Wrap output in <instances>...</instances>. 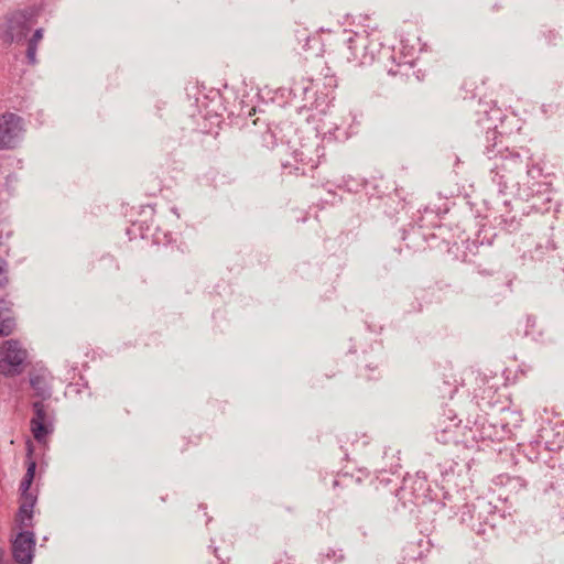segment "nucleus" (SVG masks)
I'll return each mask as SVG.
<instances>
[{
    "mask_svg": "<svg viewBox=\"0 0 564 564\" xmlns=\"http://www.w3.org/2000/svg\"><path fill=\"white\" fill-rule=\"evenodd\" d=\"M473 432L467 424H463L452 410L444 412L438 416L435 424L436 441L442 444H464L467 445L473 440Z\"/></svg>",
    "mask_w": 564,
    "mask_h": 564,
    "instance_id": "f257e3e1",
    "label": "nucleus"
},
{
    "mask_svg": "<svg viewBox=\"0 0 564 564\" xmlns=\"http://www.w3.org/2000/svg\"><path fill=\"white\" fill-rule=\"evenodd\" d=\"M26 358L28 350L19 340H4L0 345V373L6 377L20 375Z\"/></svg>",
    "mask_w": 564,
    "mask_h": 564,
    "instance_id": "f03ea898",
    "label": "nucleus"
},
{
    "mask_svg": "<svg viewBox=\"0 0 564 564\" xmlns=\"http://www.w3.org/2000/svg\"><path fill=\"white\" fill-rule=\"evenodd\" d=\"M380 44L373 45L367 34L355 33L347 40V61L359 65L371 63L379 51Z\"/></svg>",
    "mask_w": 564,
    "mask_h": 564,
    "instance_id": "7ed1b4c3",
    "label": "nucleus"
},
{
    "mask_svg": "<svg viewBox=\"0 0 564 564\" xmlns=\"http://www.w3.org/2000/svg\"><path fill=\"white\" fill-rule=\"evenodd\" d=\"M23 124L19 116L4 113L0 116V149H13L23 138Z\"/></svg>",
    "mask_w": 564,
    "mask_h": 564,
    "instance_id": "20e7f679",
    "label": "nucleus"
},
{
    "mask_svg": "<svg viewBox=\"0 0 564 564\" xmlns=\"http://www.w3.org/2000/svg\"><path fill=\"white\" fill-rule=\"evenodd\" d=\"M521 415L519 412L502 408L496 415V441L516 444L514 429L519 427Z\"/></svg>",
    "mask_w": 564,
    "mask_h": 564,
    "instance_id": "39448f33",
    "label": "nucleus"
},
{
    "mask_svg": "<svg viewBox=\"0 0 564 564\" xmlns=\"http://www.w3.org/2000/svg\"><path fill=\"white\" fill-rule=\"evenodd\" d=\"M33 25L34 20L31 14L22 11L14 12L8 19L6 36L10 42L20 43L26 39Z\"/></svg>",
    "mask_w": 564,
    "mask_h": 564,
    "instance_id": "423d86ee",
    "label": "nucleus"
},
{
    "mask_svg": "<svg viewBox=\"0 0 564 564\" xmlns=\"http://www.w3.org/2000/svg\"><path fill=\"white\" fill-rule=\"evenodd\" d=\"M35 547L34 534L29 531L20 532L13 541L14 560L20 564H29L33 558Z\"/></svg>",
    "mask_w": 564,
    "mask_h": 564,
    "instance_id": "0eeeda50",
    "label": "nucleus"
},
{
    "mask_svg": "<svg viewBox=\"0 0 564 564\" xmlns=\"http://www.w3.org/2000/svg\"><path fill=\"white\" fill-rule=\"evenodd\" d=\"M33 409L34 416L31 420V430L34 438L42 442L52 432V421L43 402H34Z\"/></svg>",
    "mask_w": 564,
    "mask_h": 564,
    "instance_id": "6e6552de",
    "label": "nucleus"
},
{
    "mask_svg": "<svg viewBox=\"0 0 564 564\" xmlns=\"http://www.w3.org/2000/svg\"><path fill=\"white\" fill-rule=\"evenodd\" d=\"M563 437L551 425L543 426L539 430L536 438L530 443V446L538 449L543 448L547 452H555L562 448Z\"/></svg>",
    "mask_w": 564,
    "mask_h": 564,
    "instance_id": "1a4fd4ad",
    "label": "nucleus"
},
{
    "mask_svg": "<svg viewBox=\"0 0 564 564\" xmlns=\"http://www.w3.org/2000/svg\"><path fill=\"white\" fill-rule=\"evenodd\" d=\"M514 444L506 443L503 447L496 448L497 459L496 463L502 465V468L508 470L517 465L516 456L513 453Z\"/></svg>",
    "mask_w": 564,
    "mask_h": 564,
    "instance_id": "9d476101",
    "label": "nucleus"
},
{
    "mask_svg": "<svg viewBox=\"0 0 564 564\" xmlns=\"http://www.w3.org/2000/svg\"><path fill=\"white\" fill-rule=\"evenodd\" d=\"M35 503V498L33 496H26L23 498L21 506L19 508L18 521L21 527H28L29 522L32 519L33 507Z\"/></svg>",
    "mask_w": 564,
    "mask_h": 564,
    "instance_id": "9b49d317",
    "label": "nucleus"
},
{
    "mask_svg": "<svg viewBox=\"0 0 564 564\" xmlns=\"http://www.w3.org/2000/svg\"><path fill=\"white\" fill-rule=\"evenodd\" d=\"M30 383L33 390L35 391L36 395L41 397L42 399H46L51 395V389L48 387L45 376H31Z\"/></svg>",
    "mask_w": 564,
    "mask_h": 564,
    "instance_id": "f8f14e48",
    "label": "nucleus"
},
{
    "mask_svg": "<svg viewBox=\"0 0 564 564\" xmlns=\"http://www.w3.org/2000/svg\"><path fill=\"white\" fill-rule=\"evenodd\" d=\"M42 39H43V29H37L34 31L33 35L28 41L26 58L31 65H34L36 63L37 45Z\"/></svg>",
    "mask_w": 564,
    "mask_h": 564,
    "instance_id": "ddd939ff",
    "label": "nucleus"
},
{
    "mask_svg": "<svg viewBox=\"0 0 564 564\" xmlns=\"http://www.w3.org/2000/svg\"><path fill=\"white\" fill-rule=\"evenodd\" d=\"M496 478L499 480V482L496 481V486L500 485L501 487L509 486L510 490L509 492H518L523 487V481L520 477L517 476H509L508 473H499Z\"/></svg>",
    "mask_w": 564,
    "mask_h": 564,
    "instance_id": "4468645a",
    "label": "nucleus"
},
{
    "mask_svg": "<svg viewBox=\"0 0 564 564\" xmlns=\"http://www.w3.org/2000/svg\"><path fill=\"white\" fill-rule=\"evenodd\" d=\"M545 476L550 478V488L558 489L564 487V471L561 466H551Z\"/></svg>",
    "mask_w": 564,
    "mask_h": 564,
    "instance_id": "2eb2a0df",
    "label": "nucleus"
},
{
    "mask_svg": "<svg viewBox=\"0 0 564 564\" xmlns=\"http://www.w3.org/2000/svg\"><path fill=\"white\" fill-rule=\"evenodd\" d=\"M524 333L527 336H530L533 339H536L539 336H542L543 332L541 328L538 327V319L535 316H527Z\"/></svg>",
    "mask_w": 564,
    "mask_h": 564,
    "instance_id": "dca6fc26",
    "label": "nucleus"
},
{
    "mask_svg": "<svg viewBox=\"0 0 564 564\" xmlns=\"http://www.w3.org/2000/svg\"><path fill=\"white\" fill-rule=\"evenodd\" d=\"M545 42L550 45H556L560 39V34L556 30H546L543 32Z\"/></svg>",
    "mask_w": 564,
    "mask_h": 564,
    "instance_id": "f3484780",
    "label": "nucleus"
},
{
    "mask_svg": "<svg viewBox=\"0 0 564 564\" xmlns=\"http://www.w3.org/2000/svg\"><path fill=\"white\" fill-rule=\"evenodd\" d=\"M35 468H36L35 462H30L23 479L28 480L32 484L34 475H35Z\"/></svg>",
    "mask_w": 564,
    "mask_h": 564,
    "instance_id": "a211bd4d",
    "label": "nucleus"
},
{
    "mask_svg": "<svg viewBox=\"0 0 564 564\" xmlns=\"http://www.w3.org/2000/svg\"><path fill=\"white\" fill-rule=\"evenodd\" d=\"M35 468H36L35 462H30L23 479L28 480L32 484L34 475H35Z\"/></svg>",
    "mask_w": 564,
    "mask_h": 564,
    "instance_id": "6ab92c4d",
    "label": "nucleus"
},
{
    "mask_svg": "<svg viewBox=\"0 0 564 564\" xmlns=\"http://www.w3.org/2000/svg\"><path fill=\"white\" fill-rule=\"evenodd\" d=\"M7 282H8V276H7V270H6V262L2 258H0V288L6 285Z\"/></svg>",
    "mask_w": 564,
    "mask_h": 564,
    "instance_id": "aec40b11",
    "label": "nucleus"
},
{
    "mask_svg": "<svg viewBox=\"0 0 564 564\" xmlns=\"http://www.w3.org/2000/svg\"><path fill=\"white\" fill-rule=\"evenodd\" d=\"M30 487H31V482L22 479L21 485H20V489L22 491V498H25L26 496H32L31 494L28 492Z\"/></svg>",
    "mask_w": 564,
    "mask_h": 564,
    "instance_id": "412c9836",
    "label": "nucleus"
},
{
    "mask_svg": "<svg viewBox=\"0 0 564 564\" xmlns=\"http://www.w3.org/2000/svg\"><path fill=\"white\" fill-rule=\"evenodd\" d=\"M498 498H499L500 500L507 501V500L509 499V492H507L506 495H505V494H502V492H500V494L498 495Z\"/></svg>",
    "mask_w": 564,
    "mask_h": 564,
    "instance_id": "4be33fe9",
    "label": "nucleus"
}]
</instances>
